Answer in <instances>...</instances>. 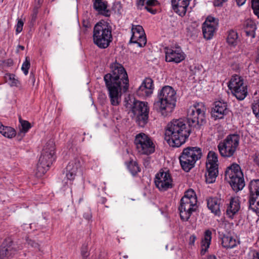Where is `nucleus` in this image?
<instances>
[{"label":"nucleus","mask_w":259,"mask_h":259,"mask_svg":"<svg viewBox=\"0 0 259 259\" xmlns=\"http://www.w3.org/2000/svg\"><path fill=\"white\" fill-rule=\"evenodd\" d=\"M84 22H83V26L87 27V25H86V24H84Z\"/></svg>","instance_id":"obj_58"},{"label":"nucleus","mask_w":259,"mask_h":259,"mask_svg":"<svg viewBox=\"0 0 259 259\" xmlns=\"http://www.w3.org/2000/svg\"><path fill=\"white\" fill-rule=\"evenodd\" d=\"M110 68L111 72L104 75V80L110 104L117 106L121 101L122 89L124 93L128 91L129 80L126 71L121 64L112 63Z\"/></svg>","instance_id":"obj_2"},{"label":"nucleus","mask_w":259,"mask_h":259,"mask_svg":"<svg viewBox=\"0 0 259 259\" xmlns=\"http://www.w3.org/2000/svg\"><path fill=\"white\" fill-rule=\"evenodd\" d=\"M240 136L237 134L228 135L225 139L220 142L218 148L221 156L230 158L234 156L239 146Z\"/></svg>","instance_id":"obj_8"},{"label":"nucleus","mask_w":259,"mask_h":259,"mask_svg":"<svg viewBox=\"0 0 259 259\" xmlns=\"http://www.w3.org/2000/svg\"><path fill=\"white\" fill-rule=\"evenodd\" d=\"M93 7L100 15L109 17L110 11L108 9V2L104 0H92Z\"/></svg>","instance_id":"obj_21"},{"label":"nucleus","mask_w":259,"mask_h":259,"mask_svg":"<svg viewBox=\"0 0 259 259\" xmlns=\"http://www.w3.org/2000/svg\"><path fill=\"white\" fill-rule=\"evenodd\" d=\"M254 162L259 166V154H255L254 156Z\"/></svg>","instance_id":"obj_50"},{"label":"nucleus","mask_w":259,"mask_h":259,"mask_svg":"<svg viewBox=\"0 0 259 259\" xmlns=\"http://www.w3.org/2000/svg\"><path fill=\"white\" fill-rule=\"evenodd\" d=\"M228 0H214L213 5L215 7H221L223 4Z\"/></svg>","instance_id":"obj_46"},{"label":"nucleus","mask_w":259,"mask_h":259,"mask_svg":"<svg viewBox=\"0 0 259 259\" xmlns=\"http://www.w3.org/2000/svg\"><path fill=\"white\" fill-rule=\"evenodd\" d=\"M114 7H118L120 8V5L119 3H116L114 4Z\"/></svg>","instance_id":"obj_55"},{"label":"nucleus","mask_w":259,"mask_h":259,"mask_svg":"<svg viewBox=\"0 0 259 259\" xmlns=\"http://www.w3.org/2000/svg\"><path fill=\"white\" fill-rule=\"evenodd\" d=\"M6 127V126L3 125L2 123L0 122V133L2 135L3 133V132L5 130V128Z\"/></svg>","instance_id":"obj_53"},{"label":"nucleus","mask_w":259,"mask_h":259,"mask_svg":"<svg viewBox=\"0 0 259 259\" xmlns=\"http://www.w3.org/2000/svg\"><path fill=\"white\" fill-rule=\"evenodd\" d=\"M197 199L194 191L188 190L180 201L179 210L182 220L187 221L192 213L196 210Z\"/></svg>","instance_id":"obj_6"},{"label":"nucleus","mask_w":259,"mask_h":259,"mask_svg":"<svg viewBox=\"0 0 259 259\" xmlns=\"http://www.w3.org/2000/svg\"><path fill=\"white\" fill-rule=\"evenodd\" d=\"M238 41V35L237 32L233 30H230L228 31V36L227 38V42L229 45L235 47Z\"/></svg>","instance_id":"obj_31"},{"label":"nucleus","mask_w":259,"mask_h":259,"mask_svg":"<svg viewBox=\"0 0 259 259\" xmlns=\"http://www.w3.org/2000/svg\"><path fill=\"white\" fill-rule=\"evenodd\" d=\"M215 26L210 24V21H205L202 24V32L204 37L206 39H210L215 31Z\"/></svg>","instance_id":"obj_26"},{"label":"nucleus","mask_w":259,"mask_h":259,"mask_svg":"<svg viewBox=\"0 0 259 259\" xmlns=\"http://www.w3.org/2000/svg\"><path fill=\"white\" fill-rule=\"evenodd\" d=\"M5 79L11 87H18L20 84V81L15 78V75L13 74H6L5 76Z\"/></svg>","instance_id":"obj_34"},{"label":"nucleus","mask_w":259,"mask_h":259,"mask_svg":"<svg viewBox=\"0 0 259 259\" xmlns=\"http://www.w3.org/2000/svg\"><path fill=\"white\" fill-rule=\"evenodd\" d=\"M153 81L151 78H146L137 91V94L141 97L150 96L153 92Z\"/></svg>","instance_id":"obj_19"},{"label":"nucleus","mask_w":259,"mask_h":259,"mask_svg":"<svg viewBox=\"0 0 259 259\" xmlns=\"http://www.w3.org/2000/svg\"><path fill=\"white\" fill-rule=\"evenodd\" d=\"M55 145L53 140H50L45 146L37 165V175L40 177L49 169L55 160Z\"/></svg>","instance_id":"obj_5"},{"label":"nucleus","mask_w":259,"mask_h":259,"mask_svg":"<svg viewBox=\"0 0 259 259\" xmlns=\"http://www.w3.org/2000/svg\"><path fill=\"white\" fill-rule=\"evenodd\" d=\"M206 108L202 103H197L190 107L187 120L189 127L182 119H174L168 123L165 132V140L170 146L179 147L189 137L190 128L199 130L206 122Z\"/></svg>","instance_id":"obj_1"},{"label":"nucleus","mask_w":259,"mask_h":259,"mask_svg":"<svg viewBox=\"0 0 259 259\" xmlns=\"http://www.w3.org/2000/svg\"><path fill=\"white\" fill-rule=\"evenodd\" d=\"M93 37L94 44L99 48H107L112 41L111 25L105 21L98 22L94 26Z\"/></svg>","instance_id":"obj_4"},{"label":"nucleus","mask_w":259,"mask_h":259,"mask_svg":"<svg viewBox=\"0 0 259 259\" xmlns=\"http://www.w3.org/2000/svg\"><path fill=\"white\" fill-rule=\"evenodd\" d=\"M252 110L256 118L259 119V104L253 105Z\"/></svg>","instance_id":"obj_44"},{"label":"nucleus","mask_w":259,"mask_h":259,"mask_svg":"<svg viewBox=\"0 0 259 259\" xmlns=\"http://www.w3.org/2000/svg\"><path fill=\"white\" fill-rule=\"evenodd\" d=\"M17 250L11 239H6L0 246V259H9L17 252Z\"/></svg>","instance_id":"obj_17"},{"label":"nucleus","mask_w":259,"mask_h":259,"mask_svg":"<svg viewBox=\"0 0 259 259\" xmlns=\"http://www.w3.org/2000/svg\"><path fill=\"white\" fill-rule=\"evenodd\" d=\"M229 112L227 102L221 100L214 102L211 110V115L214 120L222 119L229 114Z\"/></svg>","instance_id":"obj_13"},{"label":"nucleus","mask_w":259,"mask_h":259,"mask_svg":"<svg viewBox=\"0 0 259 259\" xmlns=\"http://www.w3.org/2000/svg\"><path fill=\"white\" fill-rule=\"evenodd\" d=\"M132 112L136 117V121L139 126L143 127L147 123L149 117V108L147 102L135 101L132 108Z\"/></svg>","instance_id":"obj_9"},{"label":"nucleus","mask_w":259,"mask_h":259,"mask_svg":"<svg viewBox=\"0 0 259 259\" xmlns=\"http://www.w3.org/2000/svg\"><path fill=\"white\" fill-rule=\"evenodd\" d=\"M135 144L141 154L149 155L155 151V146L151 139L145 134L141 133L136 136Z\"/></svg>","instance_id":"obj_10"},{"label":"nucleus","mask_w":259,"mask_h":259,"mask_svg":"<svg viewBox=\"0 0 259 259\" xmlns=\"http://www.w3.org/2000/svg\"><path fill=\"white\" fill-rule=\"evenodd\" d=\"M251 23L252 24H255L252 21H248L246 22V27H245V28L246 29H251V26H250V24H251Z\"/></svg>","instance_id":"obj_51"},{"label":"nucleus","mask_w":259,"mask_h":259,"mask_svg":"<svg viewBox=\"0 0 259 259\" xmlns=\"http://www.w3.org/2000/svg\"><path fill=\"white\" fill-rule=\"evenodd\" d=\"M206 259H217L214 255H209Z\"/></svg>","instance_id":"obj_54"},{"label":"nucleus","mask_w":259,"mask_h":259,"mask_svg":"<svg viewBox=\"0 0 259 259\" xmlns=\"http://www.w3.org/2000/svg\"><path fill=\"white\" fill-rule=\"evenodd\" d=\"M158 99L154 104V108L163 116L169 115L176 106V91L170 86H165L158 93Z\"/></svg>","instance_id":"obj_3"},{"label":"nucleus","mask_w":259,"mask_h":259,"mask_svg":"<svg viewBox=\"0 0 259 259\" xmlns=\"http://www.w3.org/2000/svg\"><path fill=\"white\" fill-rule=\"evenodd\" d=\"M246 0H236L237 5L238 6H241L243 5L246 2Z\"/></svg>","instance_id":"obj_49"},{"label":"nucleus","mask_w":259,"mask_h":259,"mask_svg":"<svg viewBox=\"0 0 259 259\" xmlns=\"http://www.w3.org/2000/svg\"><path fill=\"white\" fill-rule=\"evenodd\" d=\"M196 237L194 235H191L189 237V244L194 245Z\"/></svg>","instance_id":"obj_47"},{"label":"nucleus","mask_w":259,"mask_h":259,"mask_svg":"<svg viewBox=\"0 0 259 259\" xmlns=\"http://www.w3.org/2000/svg\"><path fill=\"white\" fill-rule=\"evenodd\" d=\"M222 244L224 248H232L236 246L237 242L232 236L224 235L222 238Z\"/></svg>","instance_id":"obj_30"},{"label":"nucleus","mask_w":259,"mask_h":259,"mask_svg":"<svg viewBox=\"0 0 259 259\" xmlns=\"http://www.w3.org/2000/svg\"><path fill=\"white\" fill-rule=\"evenodd\" d=\"M228 182L233 190L236 192L242 190L245 186L243 176L234 178L231 180H229Z\"/></svg>","instance_id":"obj_29"},{"label":"nucleus","mask_w":259,"mask_h":259,"mask_svg":"<svg viewBox=\"0 0 259 259\" xmlns=\"http://www.w3.org/2000/svg\"><path fill=\"white\" fill-rule=\"evenodd\" d=\"M251 3L253 13L259 18V0H252Z\"/></svg>","instance_id":"obj_39"},{"label":"nucleus","mask_w":259,"mask_h":259,"mask_svg":"<svg viewBox=\"0 0 259 259\" xmlns=\"http://www.w3.org/2000/svg\"><path fill=\"white\" fill-rule=\"evenodd\" d=\"M18 48H20L21 50H24V47L23 46L19 45L18 46Z\"/></svg>","instance_id":"obj_56"},{"label":"nucleus","mask_w":259,"mask_h":259,"mask_svg":"<svg viewBox=\"0 0 259 259\" xmlns=\"http://www.w3.org/2000/svg\"><path fill=\"white\" fill-rule=\"evenodd\" d=\"M248 259H259V252L255 250L250 251Z\"/></svg>","instance_id":"obj_43"},{"label":"nucleus","mask_w":259,"mask_h":259,"mask_svg":"<svg viewBox=\"0 0 259 259\" xmlns=\"http://www.w3.org/2000/svg\"><path fill=\"white\" fill-rule=\"evenodd\" d=\"M211 232L209 230H206L204 232V237L202 239L201 242V251L200 254L203 255L205 254L208 248L209 247L211 240Z\"/></svg>","instance_id":"obj_27"},{"label":"nucleus","mask_w":259,"mask_h":259,"mask_svg":"<svg viewBox=\"0 0 259 259\" xmlns=\"http://www.w3.org/2000/svg\"><path fill=\"white\" fill-rule=\"evenodd\" d=\"M248 187L249 208L259 216V179L251 181Z\"/></svg>","instance_id":"obj_12"},{"label":"nucleus","mask_w":259,"mask_h":259,"mask_svg":"<svg viewBox=\"0 0 259 259\" xmlns=\"http://www.w3.org/2000/svg\"><path fill=\"white\" fill-rule=\"evenodd\" d=\"M205 21H209L210 24H213L215 25V19L213 17H208Z\"/></svg>","instance_id":"obj_52"},{"label":"nucleus","mask_w":259,"mask_h":259,"mask_svg":"<svg viewBox=\"0 0 259 259\" xmlns=\"http://www.w3.org/2000/svg\"><path fill=\"white\" fill-rule=\"evenodd\" d=\"M19 121L21 123L22 128L20 130V133L18 134L17 138H19L18 140L20 141L25 134L31 128V124L28 121L23 120L21 118H19Z\"/></svg>","instance_id":"obj_33"},{"label":"nucleus","mask_w":259,"mask_h":259,"mask_svg":"<svg viewBox=\"0 0 259 259\" xmlns=\"http://www.w3.org/2000/svg\"><path fill=\"white\" fill-rule=\"evenodd\" d=\"M201 150L197 147H188L184 148L179 156V160L182 169L189 171L194 166L196 162L200 159Z\"/></svg>","instance_id":"obj_7"},{"label":"nucleus","mask_w":259,"mask_h":259,"mask_svg":"<svg viewBox=\"0 0 259 259\" xmlns=\"http://www.w3.org/2000/svg\"><path fill=\"white\" fill-rule=\"evenodd\" d=\"M30 66V60L29 57H26L25 61L23 62L21 69L25 75L28 74V70Z\"/></svg>","instance_id":"obj_38"},{"label":"nucleus","mask_w":259,"mask_h":259,"mask_svg":"<svg viewBox=\"0 0 259 259\" xmlns=\"http://www.w3.org/2000/svg\"><path fill=\"white\" fill-rule=\"evenodd\" d=\"M127 166L128 170L133 176H135L141 171V168L137 162L136 161L131 160L127 164Z\"/></svg>","instance_id":"obj_35"},{"label":"nucleus","mask_w":259,"mask_h":259,"mask_svg":"<svg viewBox=\"0 0 259 259\" xmlns=\"http://www.w3.org/2000/svg\"><path fill=\"white\" fill-rule=\"evenodd\" d=\"M243 176L240 166L237 163H233L228 167L225 171V179L228 181L234 178Z\"/></svg>","instance_id":"obj_22"},{"label":"nucleus","mask_w":259,"mask_h":259,"mask_svg":"<svg viewBox=\"0 0 259 259\" xmlns=\"http://www.w3.org/2000/svg\"><path fill=\"white\" fill-rule=\"evenodd\" d=\"M2 135L5 137L12 138L16 136V132L13 128L10 126H6Z\"/></svg>","instance_id":"obj_36"},{"label":"nucleus","mask_w":259,"mask_h":259,"mask_svg":"<svg viewBox=\"0 0 259 259\" xmlns=\"http://www.w3.org/2000/svg\"><path fill=\"white\" fill-rule=\"evenodd\" d=\"M221 203V199L218 197H209L207 199V204L208 209L215 215H219L221 213L220 206Z\"/></svg>","instance_id":"obj_24"},{"label":"nucleus","mask_w":259,"mask_h":259,"mask_svg":"<svg viewBox=\"0 0 259 259\" xmlns=\"http://www.w3.org/2000/svg\"><path fill=\"white\" fill-rule=\"evenodd\" d=\"M158 5L159 3L157 0H136V5L138 9H145L152 14H155L156 10L150 7Z\"/></svg>","instance_id":"obj_23"},{"label":"nucleus","mask_w":259,"mask_h":259,"mask_svg":"<svg viewBox=\"0 0 259 259\" xmlns=\"http://www.w3.org/2000/svg\"><path fill=\"white\" fill-rule=\"evenodd\" d=\"M165 60L179 63L185 59V54L180 48H165Z\"/></svg>","instance_id":"obj_18"},{"label":"nucleus","mask_w":259,"mask_h":259,"mask_svg":"<svg viewBox=\"0 0 259 259\" xmlns=\"http://www.w3.org/2000/svg\"><path fill=\"white\" fill-rule=\"evenodd\" d=\"M37 14H38V9H37V8H35L33 9V13L31 16L30 24L32 25L35 22V21L37 18Z\"/></svg>","instance_id":"obj_41"},{"label":"nucleus","mask_w":259,"mask_h":259,"mask_svg":"<svg viewBox=\"0 0 259 259\" xmlns=\"http://www.w3.org/2000/svg\"><path fill=\"white\" fill-rule=\"evenodd\" d=\"M207 172L205 173L206 182L211 184L215 182L218 175V167L206 166Z\"/></svg>","instance_id":"obj_28"},{"label":"nucleus","mask_w":259,"mask_h":259,"mask_svg":"<svg viewBox=\"0 0 259 259\" xmlns=\"http://www.w3.org/2000/svg\"><path fill=\"white\" fill-rule=\"evenodd\" d=\"M27 243L31 247L35 248H38V249H39L38 244L37 243L35 242L34 241L30 240V239L28 240Z\"/></svg>","instance_id":"obj_45"},{"label":"nucleus","mask_w":259,"mask_h":259,"mask_svg":"<svg viewBox=\"0 0 259 259\" xmlns=\"http://www.w3.org/2000/svg\"><path fill=\"white\" fill-rule=\"evenodd\" d=\"M80 168V162L78 158H74L67 164L66 167V178L69 182H64V184L68 186L71 191L70 186L72 184V181L74 179L77 172Z\"/></svg>","instance_id":"obj_15"},{"label":"nucleus","mask_w":259,"mask_h":259,"mask_svg":"<svg viewBox=\"0 0 259 259\" xmlns=\"http://www.w3.org/2000/svg\"><path fill=\"white\" fill-rule=\"evenodd\" d=\"M41 1H42V0H38V2L39 3H41Z\"/></svg>","instance_id":"obj_57"},{"label":"nucleus","mask_w":259,"mask_h":259,"mask_svg":"<svg viewBox=\"0 0 259 259\" xmlns=\"http://www.w3.org/2000/svg\"><path fill=\"white\" fill-rule=\"evenodd\" d=\"M190 0H171L172 9L181 16L185 15Z\"/></svg>","instance_id":"obj_20"},{"label":"nucleus","mask_w":259,"mask_h":259,"mask_svg":"<svg viewBox=\"0 0 259 259\" xmlns=\"http://www.w3.org/2000/svg\"><path fill=\"white\" fill-rule=\"evenodd\" d=\"M132 35L130 42L137 44L140 47H144L147 42L146 36L142 26L133 25L132 28Z\"/></svg>","instance_id":"obj_16"},{"label":"nucleus","mask_w":259,"mask_h":259,"mask_svg":"<svg viewBox=\"0 0 259 259\" xmlns=\"http://www.w3.org/2000/svg\"><path fill=\"white\" fill-rule=\"evenodd\" d=\"M29 81L33 85H34L35 81V78L34 75L32 72H30V73Z\"/></svg>","instance_id":"obj_48"},{"label":"nucleus","mask_w":259,"mask_h":259,"mask_svg":"<svg viewBox=\"0 0 259 259\" xmlns=\"http://www.w3.org/2000/svg\"><path fill=\"white\" fill-rule=\"evenodd\" d=\"M240 208L239 200L238 197H232L226 210L228 217L233 219L234 215Z\"/></svg>","instance_id":"obj_25"},{"label":"nucleus","mask_w":259,"mask_h":259,"mask_svg":"<svg viewBox=\"0 0 259 259\" xmlns=\"http://www.w3.org/2000/svg\"><path fill=\"white\" fill-rule=\"evenodd\" d=\"M24 25V22L21 19H18L17 25H16V34L20 33Z\"/></svg>","instance_id":"obj_40"},{"label":"nucleus","mask_w":259,"mask_h":259,"mask_svg":"<svg viewBox=\"0 0 259 259\" xmlns=\"http://www.w3.org/2000/svg\"><path fill=\"white\" fill-rule=\"evenodd\" d=\"M156 187L161 191H165L172 187V181L168 172L160 171L155 178Z\"/></svg>","instance_id":"obj_14"},{"label":"nucleus","mask_w":259,"mask_h":259,"mask_svg":"<svg viewBox=\"0 0 259 259\" xmlns=\"http://www.w3.org/2000/svg\"><path fill=\"white\" fill-rule=\"evenodd\" d=\"M81 254L82 259H87L89 255V252L88 251V247L87 245H83L81 248Z\"/></svg>","instance_id":"obj_42"},{"label":"nucleus","mask_w":259,"mask_h":259,"mask_svg":"<svg viewBox=\"0 0 259 259\" xmlns=\"http://www.w3.org/2000/svg\"><path fill=\"white\" fill-rule=\"evenodd\" d=\"M250 26H251V29H245L244 31L247 36H250L251 38H254L255 36V31L256 29V25L255 24L251 23L250 24Z\"/></svg>","instance_id":"obj_37"},{"label":"nucleus","mask_w":259,"mask_h":259,"mask_svg":"<svg viewBox=\"0 0 259 259\" xmlns=\"http://www.w3.org/2000/svg\"><path fill=\"white\" fill-rule=\"evenodd\" d=\"M228 87L234 96L239 100H243L247 95V86L244 84L243 79L238 75H236L232 77Z\"/></svg>","instance_id":"obj_11"},{"label":"nucleus","mask_w":259,"mask_h":259,"mask_svg":"<svg viewBox=\"0 0 259 259\" xmlns=\"http://www.w3.org/2000/svg\"><path fill=\"white\" fill-rule=\"evenodd\" d=\"M84 22H83V26L87 27V25H86V24H84Z\"/></svg>","instance_id":"obj_59"},{"label":"nucleus","mask_w":259,"mask_h":259,"mask_svg":"<svg viewBox=\"0 0 259 259\" xmlns=\"http://www.w3.org/2000/svg\"><path fill=\"white\" fill-rule=\"evenodd\" d=\"M218 155L213 151H209L207 155L206 166L218 167Z\"/></svg>","instance_id":"obj_32"}]
</instances>
